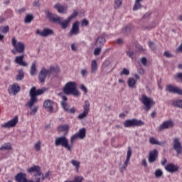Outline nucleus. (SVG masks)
Masks as SVG:
<instances>
[{
	"label": "nucleus",
	"mask_w": 182,
	"mask_h": 182,
	"mask_svg": "<svg viewBox=\"0 0 182 182\" xmlns=\"http://www.w3.org/2000/svg\"><path fill=\"white\" fill-rule=\"evenodd\" d=\"M46 14V16L47 19H49L50 22H53L54 23H59L62 29H66L69 25L70 20L68 18L67 20L63 21V18L60 17L59 16L54 14L50 12L48 9L44 11Z\"/></svg>",
	"instance_id": "f257e3e1"
},
{
	"label": "nucleus",
	"mask_w": 182,
	"mask_h": 182,
	"mask_svg": "<svg viewBox=\"0 0 182 182\" xmlns=\"http://www.w3.org/2000/svg\"><path fill=\"white\" fill-rule=\"evenodd\" d=\"M55 145L56 146H62L64 149H66L70 153L73 151V142H70L69 144V139L66 138L65 136L57 137L55 140Z\"/></svg>",
	"instance_id": "f03ea898"
},
{
	"label": "nucleus",
	"mask_w": 182,
	"mask_h": 182,
	"mask_svg": "<svg viewBox=\"0 0 182 182\" xmlns=\"http://www.w3.org/2000/svg\"><path fill=\"white\" fill-rule=\"evenodd\" d=\"M65 95H73V96H79L80 92L77 90V85L75 82L70 81L67 82L63 87Z\"/></svg>",
	"instance_id": "7ed1b4c3"
},
{
	"label": "nucleus",
	"mask_w": 182,
	"mask_h": 182,
	"mask_svg": "<svg viewBox=\"0 0 182 182\" xmlns=\"http://www.w3.org/2000/svg\"><path fill=\"white\" fill-rule=\"evenodd\" d=\"M139 100L144 105V109L145 110V112H149V110H150V109H151V107H153V106H154L155 105L153 99L147 97V95H146L145 94H143L141 95V97L139 98Z\"/></svg>",
	"instance_id": "20e7f679"
},
{
	"label": "nucleus",
	"mask_w": 182,
	"mask_h": 182,
	"mask_svg": "<svg viewBox=\"0 0 182 182\" xmlns=\"http://www.w3.org/2000/svg\"><path fill=\"white\" fill-rule=\"evenodd\" d=\"M43 93H45V90L42 89L36 90V87H32L29 92L31 103L38 102V97L36 96H40V95H43Z\"/></svg>",
	"instance_id": "39448f33"
},
{
	"label": "nucleus",
	"mask_w": 182,
	"mask_h": 182,
	"mask_svg": "<svg viewBox=\"0 0 182 182\" xmlns=\"http://www.w3.org/2000/svg\"><path fill=\"white\" fill-rule=\"evenodd\" d=\"M11 43L17 53H25V43L21 41L18 42L15 37L12 38Z\"/></svg>",
	"instance_id": "423d86ee"
},
{
	"label": "nucleus",
	"mask_w": 182,
	"mask_h": 182,
	"mask_svg": "<svg viewBox=\"0 0 182 182\" xmlns=\"http://www.w3.org/2000/svg\"><path fill=\"white\" fill-rule=\"evenodd\" d=\"M124 127H139L140 126H144V122L141 119H127L124 122Z\"/></svg>",
	"instance_id": "0eeeda50"
},
{
	"label": "nucleus",
	"mask_w": 182,
	"mask_h": 182,
	"mask_svg": "<svg viewBox=\"0 0 182 182\" xmlns=\"http://www.w3.org/2000/svg\"><path fill=\"white\" fill-rule=\"evenodd\" d=\"M86 137V128H82L79 130V132L75 134H73L70 139V143H75L77 139H80V140H83Z\"/></svg>",
	"instance_id": "6e6552de"
},
{
	"label": "nucleus",
	"mask_w": 182,
	"mask_h": 182,
	"mask_svg": "<svg viewBox=\"0 0 182 182\" xmlns=\"http://www.w3.org/2000/svg\"><path fill=\"white\" fill-rule=\"evenodd\" d=\"M105 33H103L95 38V41L93 43L95 48H103V46H105L106 44V38H105Z\"/></svg>",
	"instance_id": "1a4fd4ad"
},
{
	"label": "nucleus",
	"mask_w": 182,
	"mask_h": 182,
	"mask_svg": "<svg viewBox=\"0 0 182 182\" xmlns=\"http://www.w3.org/2000/svg\"><path fill=\"white\" fill-rule=\"evenodd\" d=\"M132 153H133V151L132 150V147L129 146L127 154V159L122 165V166L120 168L119 171L121 173H123L126 168H127V166L130 163V157H132Z\"/></svg>",
	"instance_id": "9d476101"
},
{
	"label": "nucleus",
	"mask_w": 182,
	"mask_h": 182,
	"mask_svg": "<svg viewBox=\"0 0 182 182\" xmlns=\"http://www.w3.org/2000/svg\"><path fill=\"white\" fill-rule=\"evenodd\" d=\"M18 116H15L14 119L1 124V127H2V129H11L12 127H15V126L18 124Z\"/></svg>",
	"instance_id": "9b49d317"
},
{
	"label": "nucleus",
	"mask_w": 182,
	"mask_h": 182,
	"mask_svg": "<svg viewBox=\"0 0 182 182\" xmlns=\"http://www.w3.org/2000/svg\"><path fill=\"white\" fill-rule=\"evenodd\" d=\"M38 103V102H32V100H30L28 102H26V106L29 107L31 109L30 114L31 116H35L36 113H38V109H39L38 107H33L35 104Z\"/></svg>",
	"instance_id": "f8f14e48"
},
{
	"label": "nucleus",
	"mask_w": 182,
	"mask_h": 182,
	"mask_svg": "<svg viewBox=\"0 0 182 182\" xmlns=\"http://www.w3.org/2000/svg\"><path fill=\"white\" fill-rule=\"evenodd\" d=\"M173 149L176 151L177 156H178V154H181L182 146H181V143H180V139L178 138L173 139Z\"/></svg>",
	"instance_id": "ddd939ff"
},
{
	"label": "nucleus",
	"mask_w": 182,
	"mask_h": 182,
	"mask_svg": "<svg viewBox=\"0 0 182 182\" xmlns=\"http://www.w3.org/2000/svg\"><path fill=\"white\" fill-rule=\"evenodd\" d=\"M85 105H84V111L82 113L80 114L77 117V119L79 120H82V119H85L86 116L89 114V110H90V103H89V101L85 102Z\"/></svg>",
	"instance_id": "4468645a"
},
{
	"label": "nucleus",
	"mask_w": 182,
	"mask_h": 182,
	"mask_svg": "<svg viewBox=\"0 0 182 182\" xmlns=\"http://www.w3.org/2000/svg\"><path fill=\"white\" fill-rule=\"evenodd\" d=\"M166 92H168L169 93H177L178 95H182V90L173 86V85H167L166 87Z\"/></svg>",
	"instance_id": "2eb2a0df"
},
{
	"label": "nucleus",
	"mask_w": 182,
	"mask_h": 182,
	"mask_svg": "<svg viewBox=\"0 0 182 182\" xmlns=\"http://www.w3.org/2000/svg\"><path fill=\"white\" fill-rule=\"evenodd\" d=\"M173 126H174L173 121H165L158 127V130L161 132L162 130H166V129H170V127H173Z\"/></svg>",
	"instance_id": "dca6fc26"
},
{
	"label": "nucleus",
	"mask_w": 182,
	"mask_h": 182,
	"mask_svg": "<svg viewBox=\"0 0 182 182\" xmlns=\"http://www.w3.org/2000/svg\"><path fill=\"white\" fill-rule=\"evenodd\" d=\"M36 35H40V36H43V38H46V36H49V35H53V30L50 28H44L43 31L41 32L39 29H37Z\"/></svg>",
	"instance_id": "f3484780"
},
{
	"label": "nucleus",
	"mask_w": 182,
	"mask_h": 182,
	"mask_svg": "<svg viewBox=\"0 0 182 182\" xmlns=\"http://www.w3.org/2000/svg\"><path fill=\"white\" fill-rule=\"evenodd\" d=\"M23 58H25V55L23 54L18 56H16L14 62L17 63V65H19L20 66L26 68V66H28V63L23 60Z\"/></svg>",
	"instance_id": "a211bd4d"
},
{
	"label": "nucleus",
	"mask_w": 182,
	"mask_h": 182,
	"mask_svg": "<svg viewBox=\"0 0 182 182\" xmlns=\"http://www.w3.org/2000/svg\"><path fill=\"white\" fill-rule=\"evenodd\" d=\"M159 156V151L157 149H154L149 152V163H154L156 161L157 157Z\"/></svg>",
	"instance_id": "6ab92c4d"
},
{
	"label": "nucleus",
	"mask_w": 182,
	"mask_h": 182,
	"mask_svg": "<svg viewBox=\"0 0 182 182\" xmlns=\"http://www.w3.org/2000/svg\"><path fill=\"white\" fill-rule=\"evenodd\" d=\"M28 173H36L34 176H38L41 177L42 176V171H41V166H33L27 170Z\"/></svg>",
	"instance_id": "aec40b11"
},
{
	"label": "nucleus",
	"mask_w": 182,
	"mask_h": 182,
	"mask_svg": "<svg viewBox=\"0 0 182 182\" xmlns=\"http://www.w3.org/2000/svg\"><path fill=\"white\" fill-rule=\"evenodd\" d=\"M20 90L21 87L18 85V84H14L9 88V93L15 96V95H18V92H19Z\"/></svg>",
	"instance_id": "412c9836"
},
{
	"label": "nucleus",
	"mask_w": 182,
	"mask_h": 182,
	"mask_svg": "<svg viewBox=\"0 0 182 182\" xmlns=\"http://www.w3.org/2000/svg\"><path fill=\"white\" fill-rule=\"evenodd\" d=\"M79 22L76 21L73 24L71 30L68 34V36H72L73 35H77L79 33Z\"/></svg>",
	"instance_id": "4be33fe9"
},
{
	"label": "nucleus",
	"mask_w": 182,
	"mask_h": 182,
	"mask_svg": "<svg viewBox=\"0 0 182 182\" xmlns=\"http://www.w3.org/2000/svg\"><path fill=\"white\" fill-rule=\"evenodd\" d=\"M46 72V68H43L41 70L38 75L40 83H45V80H46V77L48 76Z\"/></svg>",
	"instance_id": "5701e85b"
},
{
	"label": "nucleus",
	"mask_w": 182,
	"mask_h": 182,
	"mask_svg": "<svg viewBox=\"0 0 182 182\" xmlns=\"http://www.w3.org/2000/svg\"><path fill=\"white\" fill-rule=\"evenodd\" d=\"M15 180L17 182H26V181L28 180V178H26V173L22 172L17 173L15 176Z\"/></svg>",
	"instance_id": "b1692460"
},
{
	"label": "nucleus",
	"mask_w": 182,
	"mask_h": 182,
	"mask_svg": "<svg viewBox=\"0 0 182 182\" xmlns=\"http://www.w3.org/2000/svg\"><path fill=\"white\" fill-rule=\"evenodd\" d=\"M44 109H48L50 113H53V106H52V101L50 100H46L43 102Z\"/></svg>",
	"instance_id": "393cba45"
},
{
	"label": "nucleus",
	"mask_w": 182,
	"mask_h": 182,
	"mask_svg": "<svg viewBox=\"0 0 182 182\" xmlns=\"http://www.w3.org/2000/svg\"><path fill=\"white\" fill-rule=\"evenodd\" d=\"M165 170L168 171V173H176V171H178V166L173 164H169L165 167Z\"/></svg>",
	"instance_id": "a878e982"
},
{
	"label": "nucleus",
	"mask_w": 182,
	"mask_h": 182,
	"mask_svg": "<svg viewBox=\"0 0 182 182\" xmlns=\"http://www.w3.org/2000/svg\"><path fill=\"white\" fill-rule=\"evenodd\" d=\"M55 9H56L58 12V14H63L65 12V11H66L68 6H65L62 4H60V3H57L55 6H54Z\"/></svg>",
	"instance_id": "bb28decb"
},
{
	"label": "nucleus",
	"mask_w": 182,
	"mask_h": 182,
	"mask_svg": "<svg viewBox=\"0 0 182 182\" xmlns=\"http://www.w3.org/2000/svg\"><path fill=\"white\" fill-rule=\"evenodd\" d=\"M17 75L16 76V80L17 82H20L21 80H23V78L25 77V72H23V70H18L17 71Z\"/></svg>",
	"instance_id": "cd10ccee"
},
{
	"label": "nucleus",
	"mask_w": 182,
	"mask_h": 182,
	"mask_svg": "<svg viewBox=\"0 0 182 182\" xmlns=\"http://www.w3.org/2000/svg\"><path fill=\"white\" fill-rule=\"evenodd\" d=\"M122 33L124 35H129L133 31V26L129 24L122 28Z\"/></svg>",
	"instance_id": "c85d7f7f"
},
{
	"label": "nucleus",
	"mask_w": 182,
	"mask_h": 182,
	"mask_svg": "<svg viewBox=\"0 0 182 182\" xmlns=\"http://www.w3.org/2000/svg\"><path fill=\"white\" fill-rule=\"evenodd\" d=\"M97 70V62L96 60H92L91 63V73L95 75Z\"/></svg>",
	"instance_id": "c756f323"
},
{
	"label": "nucleus",
	"mask_w": 182,
	"mask_h": 182,
	"mask_svg": "<svg viewBox=\"0 0 182 182\" xmlns=\"http://www.w3.org/2000/svg\"><path fill=\"white\" fill-rule=\"evenodd\" d=\"M149 143L151 144H156L158 146H162V144H166V142H164V141H161L160 142V141H157L156 139V138H154V137H151L149 139Z\"/></svg>",
	"instance_id": "7c9ffc66"
},
{
	"label": "nucleus",
	"mask_w": 182,
	"mask_h": 182,
	"mask_svg": "<svg viewBox=\"0 0 182 182\" xmlns=\"http://www.w3.org/2000/svg\"><path fill=\"white\" fill-rule=\"evenodd\" d=\"M51 70L53 72V76H57L60 73V68L58 66H50Z\"/></svg>",
	"instance_id": "2f4dec72"
},
{
	"label": "nucleus",
	"mask_w": 182,
	"mask_h": 182,
	"mask_svg": "<svg viewBox=\"0 0 182 182\" xmlns=\"http://www.w3.org/2000/svg\"><path fill=\"white\" fill-rule=\"evenodd\" d=\"M57 130L59 133H60L62 132H69V126H68L66 124L60 125V126H58Z\"/></svg>",
	"instance_id": "473e14b6"
},
{
	"label": "nucleus",
	"mask_w": 182,
	"mask_h": 182,
	"mask_svg": "<svg viewBox=\"0 0 182 182\" xmlns=\"http://www.w3.org/2000/svg\"><path fill=\"white\" fill-rule=\"evenodd\" d=\"M70 163L74 167H75L76 171H79V168H80V161L73 159Z\"/></svg>",
	"instance_id": "72a5a7b5"
},
{
	"label": "nucleus",
	"mask_w": 182,
	"mask_h": 182,
	"mask_svg": "<svg viewBox=\"0 0 182 182\" xmlns=\"http://www.w3.org/2000/svg\"><path fill=\"white\" fill-rule=\"evenodd\" d=\"M172 105L174 107H179V109H182V100H176L173 101Z\"/></svg>",
	"instance_id": "f704fd0d"
},
{
	"label": "nucleus",
	"mask_w": 182,
	"mask_h": 182,
	"mask_svg": "<svg viewBox=\"0 0 182 182\" xmlns=\"http://www.w3.org/2000/svg\"><path fill=\"white\" fill-rule=\"evenodd\" d=\"M30 73L31 76H35V75H36V62L32 63Z\"/></svg>",
	"instance_id": "c9c22d12"
},
{
	"label": "nucleus",
	"mask_w": 182,
	"mask_h": 182,
	"mask_svg": "<svg viewBox=\"0 0 182 182\" xmlns=\"http://www.w3.org/2000/svg\"><path fill=\"white\" fill-rule=\"evenodd\" d=\"M114 9H119L120 6H122L123 1L122 0H114Z\"/></svg>",
	"instance_id": "e433bc0d"
},
{
	"label": "nucleus",
	"mask_w": 182,
	"mask_h": 182,
	"mask_svg": "<svg viewBox=\"0 0 182 182\" xmlns=\"http://www.w3.org/2000/svg\"><path fill=\"white\" fill-rule=\"evenodd\" d=\"M134 85H136V80L133 77H130L128 80V86L129 87H134Z\"/></svg>",
	"instance_id": "4c0bfd02"
},
{
	"label": "nucleus",
	"mask_w": 182,
	"mask_h": 182,
	"mask_svg": "<svg viewBox=\"0 0 182 182\" xmlns=\"http://www.w3.org/2000/svg\"><path fill=\"white\" fill-rule=\"evenodd\" d=\"M0 150H12V146L10 143L4 144L0 147Z\"/></svg>",
	"instance_id": "58836bf2"
},
{
	"label": "nucleus",
	"mask_w": 182,
	"mask_h": 182,
	"mask_svg": "<svg viewBox=\"0 0 182 182\" xmlns=\"http://www.w3.org/2000/svg\"><path fill=\"white\" fill-rule=\"evenodd\" d=\"M33 20V16L28 14L24 19L25 23H31L32 21Z\"/></svg>",
	"instance_id": "ea45409f"
},
{
	"label": "nucleus",
	"mask_w": 182,
	"mask_h": 182,
	"mask_svg": "<svg viewBox=\"0 0 182 182\" xmlns=\"http://www.w3.org/2000/svg\"><path fill=\"white\" fill-rule=\"evenodd\" d=\"M0 32H1V33H8V32H9V26H1Z\"/></svg>",
	"instance_id": "a19ab883"
},
{
	"label": "nucleus",
	"mask_w": 182,
	"mask_h": 182,
	"mask_svg": "<svg viewBox=\"0 0 182 182\" xmlns=\"http://www.w3.org/2000/svg\"><path fill=\"white\" fill-rule=\"evenodd\" d=\"M143 6H141V4H140V1H137V0L135 1L134 6L133 7V11H137L138 9H140Z\"/></svg>",
	"instance_id": "79ce46f5"
},
{
	"label": "nucleus",
	"mask_w": 182,
	"mask_h": 182,
	"mask_svg": "<svg viewBox=\"0 0 182 182\" xmlns=\"http://www.w3.org/2000/svg\"><path fill=\"white\" fill-rule=\"evenodd\" d=\"M60 105L65 112L69 111V104H68L66 102H61Z\"/></svg>",
	"instance_id": "37998d69"
},
{
	"label": "nucleus",
	"mask_w": 182,
	"mask_h": 182,
	"mask_svg": "<svg viewBox=\"0 0 182 182\" xmlns=\"http://www.w3.org/2000/svg\"><path fill=\"white\" fill-rule=\"evenodd\" d=\"M41 144H42V141H38L34 144V149L36 151H41Z\"/></svg>",
	"instance_id": "c03bdc74"
},
{
	"label": "nucleus",
	"mask_w": 182,
	"mask_h": 182,
	"mask_svg": "<svg viewBox=\"0 0 182 182\" xmlns=\"http://www.w3.org/2000/svg\"><path fill=\"white\" fill-rule=\"evenodd\" d=\"M103 47H96L94 50V55L95 56H99L100 53H102V48Z\"/></svg>",
	"instance_id": "a18cd8bd"
},
{
	"label": "nucleus",
	"mask_w": 182,
	"mask_h": 182,
	"mask_svg": "<svg viewBox=\"0 0 182 182\" xmlns=\"http://www.w3.org/2000/svg\"><path fill=\"white\" fill-rule=\"evenodd\" d=\"M173 79L177 82L180 80V82L182 83V73H178L176 75L173 76Z\"/></svg>",
	"instance_id": "49530a36"
},
{
	"label": "nucleus",
	"mask_w": 182,
	"mask_h": 182,
	"mask_svg": "<svg viewBox=\"0 0 182 182\" xmlns=\"http://www.w3.org/2000/svg\"><path fill=\"white\" fill-rule=\"evenodd\" d=\"M154 176L156 178H160L163 176V171L161 169H156L154 172Z\"/></svg>",
	"instance_id": "de8ad7c7"
},
{
	"label": "nucleus",
	"mask_w": 182,
	"mask_h": 182,
	"mask_svg": "<svg viewBox=\"0 0 182 182\" xmlns=\"http://www.w3.org/2000/svg\"><path fill=\"white\" fill-rule=\"evenodd\" d=\"M119 74L121 76H123V75H124L125 76H129V75H130V71L127 68H123Z\"/></svg>",
	"instance_id": "09e8293b"
},
{
	"label": "nucleus",
	"mask_w": 182,
	"mask_h": 182,
	"mask_svg": "<svg viewBox=\"0 0 182 182\" xmlns=\"http://www.w3.org/2000/svg\"><path fill=\"white\" fill-rule=\"evenodd\" d=\"M82 181H83V177L75 176L73 181H65V182H82Z\"/></svg>",
	"instance_id": "8fccbe9b"
},
{
	"label": "nucleus",
	"mask_w": 182,
	"mask_h": 182,
	"mask_svg": "<svg viewBox=\"0 0 182 182\" xmlns=\"http://www.w3.org/2000/svg\"><path fill=\"white\" fill-rule=\"evenodd\" d=\"M77 16V11H74V12L68 18V20L71 21L73 18H76Z\"/></svg>",
	"instance_id": "3c124183"
},
{
	"label": "nucleus",
	"mask_w": 182,
	"mask_h": 182,
	"mask_svg": "<svg viewBox=\"0 0 182 182\" xmlns=\"http://www.w3.org/2000/svg\"><path fill=\"white\" fill-rule=\"evenodd\" d=\"M46 75H47V76H52L53 75V73L52 71V68L51 67H50V68L48 70L46 69Z\"/></svg>",
	"instance_id": "603ef678"
},
{
	"label": "nucleus",
	"mask_w": 182,
	"mask_h": 182,
	"mask_svg": "<svg viewBox=\"0 0 182 182\" xmlns=\"http://www.w3.org/2000/svg\"><path fill=\"white\" fill-rule=\"evenodd\" d=\"M149 46L151 50H156V45H154V43L153 41H149Z\"/></svg>",
	"instance_id": "864d4df0"
},
{
	"label": "nucleus",
	"mask_w": 182,
	"mask_h": 182,
	"mask_svg": "<svg viewBox=\"0 0 182 182\" xmlns=\"http://www.w3.org/2000/svg\"><path fill=\"white\" fill-rule=\"evenodd\" d=\"M127 55L129 56V58H131V59H133V55H134V52L132 51V50H129L127 51Z\"/></svg>",
	"instance_id": "5fc2aeb1"
},
{
	"label": "nucleus",
	"mask_w": 182,
	"mask_h": 182,
	"mask_svg": "<svg viewBox=\"0 0 182 182\" xmlns=\"http://www.w3.org/2000/svg\"><path fill=\"white\" fill-rule=\"evenodd\" d=\"M151 11L146 12L141 18V19H147V18H149V16L151 15Z\"/></svg>",
	"instance_id": "6e6d98bb"
},
{
	"label": "nucleus",
	"mask_w": 182,
	"mask_h": 182,
	"mask_svg": "<svg viewBox=\"0 0 182 182\" xmlns=\"http://www.w3.org/2000/svg\"><path fill=\"white\" fill-rule=\"evenodd\" d=\"M81 25L82 26H87L89 25V21L86 20L85 18L82 19Z\"/></svg>",
	"instance_id": "4d7b16f0"
},
{
	"label": "nucleus",
	"mask_w": 182,
	"mask_h": 182,
	"mask_svg": "<svg viewBox=\"0 0 182 182\" xmlns=\"http://www.w3.org/2000/svg\"><path fill=\"white\" fill-rule=\"evenodd\" d=\"M110 61L109 60H105L104 63H103V65H102V67L103 68H109L110 66Z\"/></svg>",
	"instance_id": "13d9d810"
},
{
	"label": "nucleus",
	"mask_w": 182,
	"mask_h": 182,
	"mask_svg": "<svg viewBox=\"0 0 182 182\" xmlns=\"http://www.w3.org/2000/svg\"><path fill=\"white\" fill-rule=\"evenodd\" d=\"M141 63H142V65L144 66H146L147 65V58L143 57L141 58Z\"/></svg>",
	"instance_id": "bf43d9fd"
},
{
	"label": "nucleus",
	"mask_w": 182,
	"mask_h": 182,
	"mask_svg": "<svg viewBox=\"0 0 182 182\" xmlns=\"http://www.w3.org/2000/svg\"><path fill=\"white\" fill-rule=\"evenodd\" d=\"M164 56H165L166 58H173V55L170 53L168 51H165L164 53Z\"/></svg>",
	"instance_id": "052dcab7"
},
{
	"label": "nucleus",
	"mask_w": 182,
	"mask_h": 182,
	"mask_svg": "<svg viewBox=\"0 0 182 182\" xmlns=\"http://www.w3.org/2000/svg\"><path fill=\"white\" fill-rule=\"evenodd\" d=\"M80 89L81 90H82V92H84V93H87V88L86 87V86H85V85L82 84L80 85Z\"/></svg>",
	"instance_id": "680f3d73"
},
{
	"label": "nucleus",
	"mask_w": 182,
	"mask_h": 182,
	"mask_svg": "<svg viewBox=\"0 0 182 182\" xmlns=\"http://www.w3.org/2000/svg\"><path fill=\"white\" fill-rule=\"evenodd\" d=\"M116 42L117 45H123V43H124V41L122 38H117Z\"/></svg>",
	"instance_id": "e2e57ef3"
},
{
	"label": "nucleus",
	"mask_w": 182,
	"mask_h": 182,
	"mask_svg": "<svg viewBox=\"0 0 182 182\" xmlns=\"http://www.w3.org/2000/svg\"><path fill=\"white\" fill-rule=\"evenodd\" d=\"M71 49L73 52H76L77 50V46L75 45V43L71 44Z\"/></svg>",
	"instance_id": "0e129e2a"
},
{
	"label": "nucleus",
	"mask_w": 182,
	"mask_h": 182,
	"mask_svg": "<svg viewBox=\"0 0 182 182\" xmlns=\"http://www.w3.org/2000/svg\"><path fill=\"white\" fill-rule=\"evenodd\" d=\"M137 52H139L140 53H143L144 52L143 47H141V46H139L137 48Z\"/></svg>",
	"instance_id": "69168bd1"
},
{
	"label": "nucleus",
	"mask_w": 182,
	"mask_h": 182,
	"mask_svg": "<svg viewBox=\"0 0 182 182\" xmlns=\"http://www.w3.org/2000/svg\"><path fill=\"white\" fill-rule=\"evenodd\" d=\"M76 112V109L75 108L68 109V111H67L68 113H70L71 114H73Z\"/></svg>",
	"instance_id": "338daca9"
},
{
	"label": "nucleus",
	"mask_w": 182,
	"mask_h": 182,
	"mask_svg": "<svg viewBox=\"0 0 182 182\" xmlns=\"http://www.w3.org/2000/svg\"><path fill=\"white\" fill-rule=\"evenodd\" d=\"M137 72L139 75H144V69L143 68H139Z\"/></svg>",
	"instance_id": "774afa93"
}]
</instances>
